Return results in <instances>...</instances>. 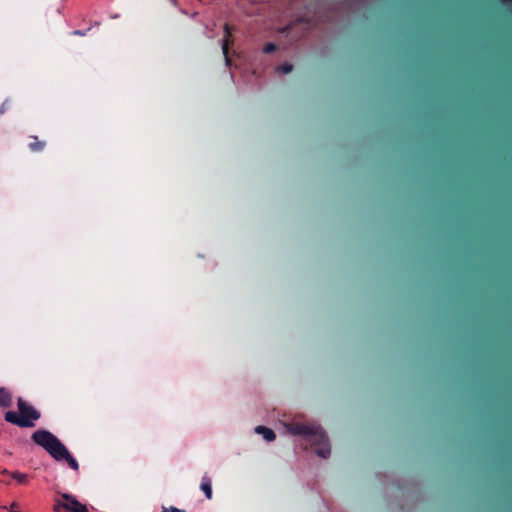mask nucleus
I'll use <instances>...</instances> for the list:
<instances>
[{"instance_id": "f257e3e1", "label": "nucleus", "mask_w": 512, "mask_h": 512, "mask_svg": "<svg viewBox=\"0 0 512 512\" xmlns=\"http://www.w3.org/2000/svg\"><path fill=\"white\" fill-rule=\"evenodd\" d=\"M32 441L46 450L56 461L65 460L69 467L75 471L79 470L77 460L70 454L66 446L50 431L45 429L36 430L32 436Z\"/></svg>"}, {"instance_id": "f03ea898", "label": "nucleus", "mask_w": 512, "mask_h": 512, "mask_svg": "<svg viewBox=\"0 0 512 512\" xmlns=\"http://www.w3.org/2000/svg\"><path fill=\"white\" fill-rule=\"evenodd\" d=\"M288 430L293 435L303 436L319 457L328 458L330 456L331 449L328 437L321 427L295 423L291 424Z\"/></svg>"}, {"instance_id": "7ed1b4c3", "label": "nucleus", "mask_w": 512, "mask_h": 512, "mask_svg": "<svg viewBox=\"0 0 512 512\" xmlns=\"http://www.w3.org/2000/svg\"><path fill=\"white\" fill-rule=\"evenodd\" d=\"M17 408L19 414L14 411H7L4 414L6 422L21 428H31L35 426L34 422L41 418V413L22 398H18Z\"/></svg>"}, {"instance_id": "20e7f679", "label": "nucleus", "mask_w": 512, "mask_h": 512, "mask_svg": "<svg viewBox=\"0 0 512 512\" xmlns=\"http://www.w3.org/2000/svg\"><path fill=\"white\" fill-rule=\"evenodd\" d=\"M61 497L65 502L56 500L54 507H53L55 512H60L61 509H65V510L74 512L76 509L80 508L83 505L71 494L63 493V494H61Z\"/></svg>"}, {"instance_id": "39448f33", "label": "nucleus", "mask_w": 512, "mask_h": 512, "mask_svg": "<svg viewBox=\"0 0 512 512\" xmlns=\"http://www.w3.org/2000/svg\"><path fill=\"white\" fill-rule=\"evenodd\" d=\"M13 399L10 391L5 387H0V406L9 408L12 406Z\"/></svg>"}, {"instance_id": "423d86ee", "label": "nucleus", "mask_w": 512, "mask_h": 512, "mask_svg": "<svg viewBox=\"0 0 512 512\" xmlns=\"http://www.w3.org/2000/svg\"><path fill=\"white\" fill-rule=\"evenodd\" d=\"M224 32H225V37L222 40V51H223V55L225 57L226 63L229 64L230 60L228 58V50H229L228 38L231 36V29L228 24L224 25Z\"/></svg>"}, {"instance_id": "0eeeda50", "label": "nucleus", "mask_w": 512, "mask_h": 512, "mask_svg": "<svg viewBox=\"0 0 512 512\" xmlns=\"http://www.w3.org/2000/svg\"><path fill=\"white\" fill-rule=\"evenodd\" d=\"M200 489L204 492L207 499L210 500L212 498V482L207 475L202 477Z\"/></svg>"}, {"instance_id": "6e6552de", "label": "nucleus", "mask_w": 512, "mask_h": 512, "mask_svg": "<svg viewBox=\"0 0 512 512\" xmlns=\"http://www.w3.org/2000/svg\"><path fill=\"white\" fill-rule=\"evenodd\" d=\"M255 432L261 434L263 438L267 441H273L276 438L274 431L265 426H257L255 428Z\"/></svg>"}, {"instance_id": "1a4fd4ad", "label": "nucleus", "mask_w": 512, "mask_h": 512, "mask_svg": "<svg viewBox=\"0 0 512 512\" xmlns=\"http://www.w3.org/2000/svg\"><path fill=\"white\" fill-rule=\"evenodd\" d=\"M30 138L32 141L28 144V147L32 152H40L44 150L46 146L44 141H40L37 136H31Z\"/></svg>"}, {"instance_id": "9d476101", "label": "nucleus", "mask_w": 512, "mask_h": 512, "mask_svg": "<svg viewBox=\"0 0 512 512\" xmlns=\"http://www.w3.org/2000/svg\"><path fill=\"white\" fill-rule=\"evenodd\" d=\"M11 477L21 484H26L28 480V476L26 474L18 471L12 472Z\"/></svg>"}, {"instance_id": "9b49d317", "label": "nucleus", "mask_w": 512, "mask_h": 512, "mask_svg": "<svg viewBox=\"0 0 512 512\" xmlns=\"http://www.w3.org/2000/svg\"><path fill=\"white\" fill-rule=\"evenodd\" d=\"M293 70V65L290 63H284L277 67V72L282 74H288Z\"/></svg>"}, {"instance_id": "f8f14e48", "label": "nucleus", "mask_w": 512, "mask_h": 512, "mask_svg": "<svg viewBox=\"0 0 512 512\" xmlns=\"http://www.w3.org/2000/svg\"><path fill=\"white\" fill-rule=\"evenodd\" d=\"M11 106V100L6 99L1 105H0V115L5 114Z\"/></svg>"}, {"instance_id": "ddd939ff", "label": "nucleus", "mask_w": 512, "mask_h": 512, "mask_svg": "<svg viewBox=\"0 0 512 512\" xmlns=\"http://www.w3.org/2000/svg\"><path fill=\"white\" fill-rule=\"evenodd\" d=\"M276 49H277V46L275 43H267L263 48V52L265 54H270V53H273L274 51H276Z\"/></svg>"}, {"instance_id": "4468645a", "label": "nucleus", "mask_w": 512, "mask_h": 512, "mask_svg": "<svg viewBox=\"0 0 512 512\" xmlns=\"http://www.w3.org/2000/svg\"><path fill=\"white\" fill-rule=\"evenodd\" d=\"M161 512H185V510L178 509L174 506H171L170 508H163Z\"/></svg>"}, {"instance_id": "2eb2a0df", "label": "nucleus", "mask_w": 512, "mask_h": 512, "mask_svg": "<svg viewBox=\"0 0 512 512\" xmlns=\"http://www.w3.org/2000/svg\"><path fill=\"white\" fill-rule=\"evenodd\" d=\"M90 30V28H88L87 30L85 31H82V30H74L72 32L73 35H77V36H85L87 34V32Z\"/></svg>"}, {"instance_id": "dca6fc26", "label": "nucleus", "mask_w": 512, "mask_h": 512, "mask_svg": "<svg viewBox=\"0 0 512 512\" xmlns=\"http://www.w3.org/2000/svg\"><path fill=\"white\" fill-rule=\"evenodd\" d=\"M74 512H89L85 505H82L80 508L76 509Z\"/></svg>"}, {"instance_id": "f3484780", "label": "nucleus", "mask_w": 512, "mask_h": 512, "mask_svg": "<svg viewBox=\"0 0 512 512\" xmlns=\"http://www.w3.org/2000/svg\"><path fill=\"white\" fill-rule=\"evenodd\" d=\"M172 2H176V0H171Z\"/></svg>"}]
</instances>
